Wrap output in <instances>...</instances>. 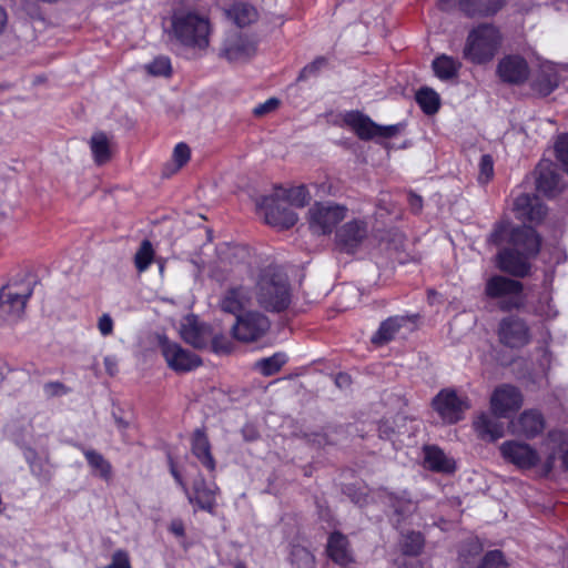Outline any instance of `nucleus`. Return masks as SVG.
I'll list each match as a JSON object with an SVG mask.
<instances>
[{
  "mask_svg": "<svg viewBox=\"0 0 568 568\" xmlns=\"http://www.w3.org/2000/svg\"><path fill=\"white\" fill-rule=\"evenodd\" d=\"M488 242L495 245L509 244V247L497 255L498 267L515 276L528 274L530 268L528 260L536 256L540 248V237L532 227H513L509 223L496 225Z\"/></svg>",
  "mask_w": 568,
  "mask_h": 568,
  "instance_id": "nucleus-1",
  "label": "nucleus"
},
{
  "mask_svg": "<svg viewBox=\"0 0 568 568\" xmlns=\"http://www.w3.org/2000/svg\"><path fill=\"white\" fill-rule=\"evenodd\" d=\"M257 305L270 312H281L291 303V288L286 275L270 266L261 272L254 286Z\"/></svg>",
  "mask_w": 568,
  "mask_h": 568,
  "instance_id": "nucleus-2",
  "label": "nucleus"
},
{
  "mask_svg": "<svg viewBox=\"0 0 568 568\" xmlns=\"http://www.w3.org/2000/svg\"><path fill=\"white\" fill-rule=\"evenodd\" d=\"M169 37L184 47L206 49L210 44L209 19L194 11L178 10L171 17Z\"/></svg>",
  "mask_w": 568,
  "mask_h": 568,
  "instance_id": "nucleus-3",
  "label": "nucleus"
},
{
  "mask_svg": "<svg viewBox=\"0 0 568 568\" xmlns=\"http://www.w3.org/2000/svg\"><path fill=\"white\" fill-rule=\"evenodd\" d=\"M503 36L497 27L483 23L471 29L466 38L463 57L474 64L490 62L498 53Z\"/></svg>",
  "mask_w": 568,
  "mask_h": 568,
  "instance_id": "nucleus-4",
  "label": "nucleus"
},
{
  "mask_svg": "<svg viewBox=\"0 0 568 568\" xmlns=\"http://www.w3.org/2000/svg\"><path fill=\"white\" fill-rule=\"evenodd\" d=\"M523 284L503 275H495L487 280L485 295L497 302L501 311L518 310L525 305Z\"/></svg>",
  "mask_w": 568,
  "mask_h": 568,
  "instance_id": "nucleus-5",
  "label": "nucleus"
},
{
  "mask_svg": "<svg viewBox=\"0 0 568 568\" xmlns=\"http://www.w3.org/2000/svg\"><path fill=\"white\" fill-rule=\"evenodd\" d=\"M342 121L357 135L358 139L364 141L373 139H390L398 135L404 129L402 123L379 125L368 115L359 111L345 112L342 115Z\"/></svg>",
  "mask_w": 568,
  "mask_h": 568,
  "instance_id": "nucleus-6",
  "label": "nucleus"
},
{
  "mask_svg": "<svg viewBox=\"0 0 568 568\" xmlns=\"http://www.w3.org/2000/svg\"><path fill=\"white\" fill-rule=\"evenodd\" d=\"M33 293L29 282H13L0 288V315L8 321H17L24 312L26 304Z\"/></svg>",
  "mask_w": 568,
  "mask_h": 568,
  "instance_id": "nucleus-7",
  "label": "nucleus"
},
{
  "mask_svg": "<svg viewBox=\"0 0 568 568\" xmlns=\"http://www.w3.org/2000/svg\"><path fill=\"white\" fill-rule=\"evenodd\" d=\"M347 209L334 202H315L307 212L310 230L315 234H329L345 219Z\"/></svg>",
  "mask_w": 568,
  "mask_h": 568,
  "instance_id": "nucleus-8",
  "label": "nucleus"
},
{
  "mask_svg": "<svg viewBox=\"0 0 568 568\" xmlns=\"http://www.w3.org/2000/svg\"><path fill=\"white\" fill-rule=\"evenodd\" d=\"M280 193L262 196L257 200L256 206L263 213L265 222L274 227L290 229L298 220L297 214L285 206Z\"/></svg>",
  "mask_w": 568,
  "mask_h": 568,
  "instance_id": "nucleus-9",
  "label": "nucleus"
},
{
  "mask_svg": "<svg viewBox=\"0 0 568 568\" xmlns=\"http://www.w3.org/2000/svg\"><path fill=\"white\" fill-rule=\"evenodd\" d=\"M256 53V41L251 37L230 32L225 36L220 48V58L229 63H244Z\"/></svg>",
  "mask_w": 568,
  "mask_h": 568,
  "instance_id": "nucleus-10",
  "label": "nucleus"
},
{
  "mask_svg": "<svg viewBox=\"0 0 568 568\" xmlns=\"http://www.w3.org/2000/svg\"><path fill=\"white\" fill-rule=\"evenodd\" d=\"M268 328L270 321L265 315L250 311L236 316L232 326V335L240 342L250 343L264 336Z\"/></svg>",
  "mask_w": 568,
  "mask_h": 568,
  "instance_id": "nucleus-11",
  "label": "nucleus"
},
{
  "mask_svg": "<svg viewBox=\"0 0 568 568\" xmlns=\"http://www.w3.org/2000/svg\"><path fill=\"white\" fill-rule=\"evenodd\" d=\"M497 335L499 342L509 348H521L531 341L527 322L517 315L503 317L498 324Z\"/></svg>",
  "mask_w": 568,
  "mask_h": 568,
  "instance_id": "nucleus-12",
  "label": "nucleus"
},
{
  "mask_svg": "<svg viewBox=\"0 0 568 568\" xmlns=\"http://www.w3.org/2000/svg\"><path fill=\"white\" fill-rule=\"evenodd\" d=\"M160 348L168 366L178 373L190 372L202 364L196 354L184 349L181 345L168 338L160 339Z\"/></svg>",
  "mask_w": 568,
  "mask_h": 568,
  "instance_id": "nucleus-13",
  "label": "nucleus"
},
{
  "mask_svg": "<svg viewBox=\"0 0 568 568\" xmlns=\"http://www.w3.org/2000/svg\"><path fill=\"white\" fill-rule=\"evenodd\" d=\"M433 407L445 423L454 424L463 418L469 405L465 398L458 397L455 390L444 389L433 399Z\"/></svg>",
  "mask_w": 568,
  "mask_h": 568,
  "instance_id": "nucleus-14",
  "label": "nucleus"
},
{
  "mask_svg": "<svg viewBox=\"0 0 568 568\" xmlns=\"http://www.w3.org/2000/svg\"><path fill=\"white\" fill-rule=\"evenodd\" d=\"M523 405V395L511 385L497 387L490 396V410L495 417L507 418Z\"/></svg>",
  "mask_w": 568,
  "mask_h": 568,
  "instance_id": "nucleus-15",
  "label": "nucleus"
},
{
  "mask_svg": "<svg viewBox=\"0 0 568 568\" xmlns=\"http://www.w3.org/2000/svg\"><path fill=\"white\" fill-rule=\"evenodd\" d=\"M568 74V65H559L552 62L541 63L532 79V90L542 97L549 95Z\"/></svg>",
  "mask_w": 568,
  "mask_h": 568,
  "instance_id": "nucleus-16",
  "label": "nucleus"
},
{
  "mask_svg": "<svg viewBox=\"0 0 568 568\" xmlns=\"http://www.w3.org/2000/svg\"><path fill=\"white\" fill-rule=\"evenodd\" d=\"M367 234V223L362 220H353L337 230L336 241L343 251L354 253L366 240Z\"/></svg>",
  "mask_w": 568,
  "mask_h": 568,
  "instance_id": "nucleus-17",
  "label": "nucleus"
},
{
  "mask_svg": "<svg viewBox=\"0 0 568 568\" xmlns=\"http://www.w3.org/2000/svg\"><path fill=\"white\" fill-rule=\"evenodd\" d=\"M497 74L503 82L509 84H521L529 75L527 61L517 54L504 57L497 65Z\"/></svg>",
  "mask_w": 568,
  "mask_h": 568,
  "instance_id": "nucleus-18",
  "label": "nucleus"
},
{
  "mask_svg": "<svg viewBox=\"0 0 568 568\" xmlns=\"http://www.w3.org/2000/svg\"><path fill=\"white\" fill-rule=\"evenodd\" d=\"M504 458L519 468H531L539 462L538 453L528 444L515 440L506 442L500 446Z\"/></svg>",
  "mask_w": 568,
  "mask_h": 568,
  "instance_id": "nucleus-19",
  "label": "nucleus"
},
{
  "mask_svg": "<svg viewBox=\"0 0 568 568\" xmlns=\"http://www.w3.org/2000/svg\"><path fill=\"white\" fill-rule=\"evenodd\" d=\"M180 335L187 344L202 348L211 339V328L200 322L195 315H187L181 321Z\"/></svg>",
  "mask_w": 568,
  "mask_h": 568,
  "instance_id": "nucleus-20",
  "label": "nucleus"
},
{
  "mask_svg": "<svg viewBox=\"0 0 568 568\" xmlns=\"http://www.w3.org/2000/svg\"><path fill=\"white\" fill-rule=\"evenodd\" d=\"M253 298L254 295L247 287L243 285L232 286L223 293L219 306L223 312L237 316L252 305Z\"/></svg>",
  "mask_w": 568,
  "mask_h": 568,
  "instance_id": "nucleus-21",
  "label": "nucleus"
},
{
  "mask_svg": "<svg viewBox=\"0 0 568 568\" xmlns=\"http://www.w3.org/2000/svg\"><path fill=\"white\" fill-rule=\"evenodd\" d=\"M414 324L415 316H390L381 323L377 332L372 336V343L384 345L394 339L402 328L412 329Z\"/></svg>",
  "mask_w": 568,
  "mask_h": 568,
  "instance_id": "nucleus-22",
  "label": "nucleus"
},
{
  "mask_svg": "<svg viewBox=\"0 0 568 568\" xmlns=\"http://www.w3.org/2000/svg\"><path fill=\"white\" fill-rule=\"evenodd\" d=\"M510 428L513 434L532 438L544 430L545 420L538 410L527 409L517 419L511 420Z\"/></svg>",
  "mask_w": 568,
  "mask_h": 568,
  "instance_id": "nucleus-23",
  "label": "nucleus"
},
{
  "mask_svg": "<svg viewBox=\"0 0 568 568\" xmlns=\"http://www.w3.org/2000/svg\"><path fill=\"white\" fill-rule=\"evenodd\" d=\"M219 488L216 485H206L203 479L196 480L193 485V493L187 494V499L191 504H195L200 509L210 514L214 513L216 505V494Z\"/></svg>",
  "mask_w": 568,
  "mask_h": 568,
  "instance_id": "nucleus-24",
  "label": "nucleus"
},
{
  "mask_svg": "<svg viewBox=\"0 0 568 568\" xmlns=\"http://www.w3.org/2000/svg\"><path fill=\"white\" fill-rule=\"evenodd\" d=\"M514 211L519 219L530 222H539L546 215V207L538 199L521 193L514 201Z\"/></svg>",
  "mask_w": 568,
  "mask_h": 568,
  "instance_id": "nucleus-25",
  "label": "nucleus"
},
{
  "mask_svg": "<svg viewBox=\"0 0 568 568\" xmlns=\"http://www.w3.org/2000/svg\"><path fill=\"white\" fill-rule=\"evenodd\" d=\"M499 417L480 414L474 420V428L481 439L496 440L504 435V425L498 420Z\"/></svg>",
  "mask_w": 568,
  "mask_h": 568,
  "instance_id": "nucleus-26",
  "label": "nucleus"
},
{
  "mask_svg": "<svg viewBox=\"0 0 568 568\" xmlns=\"http://www.w3.org/2000/svg\"><path fill=\"white\" fill-rule=\"evenodd\" d=\"M192 453L209 470L215 469V460L211 453V445L202 429H196L192 437Z\"/></svg>",
  "mask_w": 568,
  "mask_h": 568,
  "instance_id": "nucleus-27",
  "label": "nucleus"
},
{
  "mask_svg": "<svg viewBox=\"0 0 568 568\" xmlns=\"http://www.w3.org/2000/svg\"><path fill=\"white\" fill-rule=\"evenodd\" d=\"M348 549V540L344 535L335 531L329 536L326 550L334 562L342 566L348 564L352 560Z\"/></svg>",
  "mask_w": 568,
  "mask_h": 568,
  "instance_id": "nucleus-28",
  "label": "nucleus"
},
{
  "mask_svg": "<svg viewBox=\"0 0 568 568\" xmlns=\"http://www.w3.org/2000/svg\"><path fill=\"white\" fill-rule=\"evenodd\" d=\"M425 464L434 471L453 473L455 470V462L436 446L425 448Z\"/></svg>",
  "mask_w": 568,
  "mask_h": 568,
  "instance_id": "nucleus-29",
  "label": "nucleus"
},
{
  "mask_svg": "<svg viewBox=\"0 0 568 568\" xmlns=\"http://www.w3.org/2000/svg\"><path fill=\"white\" fill-rule=\"evenodd\" d=\"M226 16L230 20H232L237 27H246L253 22H255L258 18L257 10L250 3L246 2H237L232 4L226 10Z\"/></svg>",
  "mask_w": 568,
  "mask_h": 568,
  "instance_id": "nucleus-30",
  "label": "nucleus"
},
{
  "mask_svg": "<svg viewBox=\"0 0 568 568\" xmlns=\"http://www.w3.org/2000/svg\"><path fill=\"white\" fill-rule=\"evenodd\" d=\"M432 67L438 79L447 81L458 75L462 63L453 57L440 54L433 61Z\"/></svg>",
  "mask_w": 568,
  "mask_h": 568,
  "instance_id": "nucleus-31",
  "label": "nucleus"
},
{
  "mask_svg": "<svg viewBox=\"0 0 568 568\" xmlns=\"http://www.w3.org/2000/svg\"><path fill=\"white\" fill-rule=\"evenodd\" d=\"M81 450L92 469L94 476L109 481L112 478V466L111 464L97 450L81 447Z\"/></svg>",
  "mask_w": 568,
  "mask_h": 568,
  "instance_id": "nucleus-32",
  "label": "nucleus"
},
{
  "mask_svg": "<svg viewBox=\"0 0 568 568\" xmlns=\"http://www.w3.org/2000/svg\"><path fill=\"white\" fill-rule=\"evenodd\" d=\"M503 0H460L463 10L468 16H490L503 7Z\"/></svg>",
  "mask_w": 568,
  "mask_h": 568,
  "instance_id": "nucleus-33",
  "label": "nucleus"
},
{
  "mask_svg": "<svg viewBox=\"0 0 568 568\" xmlns=\"http://www.w3.org/2000/svg\"><path fill=\"white\" fill-rule=\"evenodd\" d=\"M90 149L97 164H104L111 158L110 142L103 132H97L91 136Z\"/></svg>",
  "mask_w": 568,
  "mask_h": 568,
  "instance_id": "nucleus-34",
  "label": "nucleus"
},
{
  "mask_svg": "<svg viewBox=\"0 0 568 568\" xmlns=\"http://www.w3.org/2000/svg\"><path fill=\"white\" fill-rule=\"evenodd\" d=\"M287 362L285 353H275L270 357H264L254 363V368L257 369L263 376H272L280 372L283 365Z\"/></svg>",
  "mask_w": 568,
  "mask_h": 568,
  "instance_id": "nucleus-35",
  "label": "nucleus"
},
{
  "mask_svg": "<svg viewBox=\"0 0 568 568\" xmlns=\"http://www.w3.org/2000/svg\"><path fill=\"white\" fill-rule=\"evenodd\" d=\"M281 199L294 207H304L311 201V193L305 185H297L280 193Z\"/></svg>",
  "mask_w": 568,
  "mask_h": 568,
  "instance_id": "nucleus-36",
  "label": "nucleus"
},
{
  "mask_svg": "<svg viewBox=\"0 0 568 568\" xmlns=\"http://www.w3.org/2000/svg\"><path fill=\"white\" fill-rule=\"evenodd\" d=\"M416 101L426 114L436 113L440 105L438 93L430 88L419 89L416 93Z\"/></svg>",
  "mask_w": 568,
  "mask_h": 568,
  "instance_id": "nucleus-37",
  "label": "nucleus"
},
{
  "mask_svg": "<svg viewBox=\"0 0 568 568\" xmlns=\"http://www.w3.org/2000/svg\"><path fill=\"white\" fill-rule=\"evenodd\" d=\"M536 184L539 192L551 195L558 186V176L550 168H540Z\"/></svg>",
  "mask_w": 568,
  "mask_h": 568,
  "instance_id": "nucleus-38",
  "label": "nucleus"
},
{
  "mask_svg": "<svg viewBox=\"0 0 568 568\" xmlns=\"http://www.w3.org/2000/svg\"><path fill=\"white\" fill-rule=\"evenodd\" d=\"M154 258V250L149 240L142 241L134 255V264L140 273L148 270Z\"/></svg>",
  "mask_w": 568,
  "mask_h": 568,
  "instance_id": "nucleus-39",
  "label": "nucleus"
},
{
  "mask_svg": "<svg viewBox=\"0 0 568 568\" xmlns=\"http://www.w3.org/2000/svg\"><path fill=\"white\" fill-rule=\"evenodd\" d=\"M144 70L153 77H170L172 64L169 57L159 55L144 65Z\"/></svg>",
  "mask_w": 568,
  "mask_h": 568,
  "instance_id": "nucleus-40",
  "label": "nucleus"
},
{
  "mask_svg": "<svg viewBox=\"0 0 568 568\" xmlns=\"http://www.w3.org/2000/svg\"><path fill=\"white\" fill-rule=\"evenodd\" d=\"M424 546L423 536L419 532H408L403 537L402 548L405 555L417 556Z\"/></svg>",
  "mask_w": 568,
  "mask_h": 568,
  "instance_id": "nucleus-41",
  "label": "nucleus"
},
{
  "mask_svg": "<svg viewBox=\"0 0 568 568\" xmlns=\"http://www.w3.org/2000/svg\"><path fill=\"white\" fill-rule=\"evenodd\" d=\"M494 175V161L489 154H484L479 162L478 181L483 184L487 183Z\"/></svg>",
  "mask_w": 568,
  "mask_h": 568,
  "instance_id": "nucleus-42",
  "label": "nucleus"
},
{
  "mask_svg": "<svg viewBox=\"0 0 568 568\" xmlns=\"http://www.w3.org/2000/svg\"><path fill=\"white\" fill-rule=\"evenodd\" d=\"M478 568H507L504 556L499 550H493L485 555Z\"/></svg>",
  "mask_w": 568,
  "mask_h": 568,
  "instance_id": "nucleus-43",
  "label": "nucleus"
},
{
  "mask_svg": "<svg viewBox=\"0 0 568 568\" xmlns=\"http://www.w3.org/2000/svg\"><path fill=\"white\" fill-rule=\"evenodd\" d=\"M557 159L568 172V134L560 135L555 144Z\"/></svg>",
  "mask_w": 568,
  "mask_h": 568,
  "instance_id": "nucleus-44",
  "label": "nucleus"
},
{
  "mask_svg": "<svg viewBox=\"0 0 568 568\" xmlns=\"http://www.w3.org/2000/svg\"><path fill=\"white\" fill-rule=\"evenodd\" d=\"M104 568H132L129 554L123 549L115 550L111 564Z\"/></svg>",
  "mask_w": 568,
  "mask_h": 568,
  "instance_id": "nucleus-45",
  "label": "nucleus"
},
{
  "mask_svg": "<svg viewBox=\"0 0 568 568\" xmlns=\"http://www.w3.org/2000/svg\"><path fill=\"white\" fill-rule=\"evenodd\" d=\"M190 148L185 143H179L173 151V160L178 168L183 166L190 160Z\"/></svg>",
  "mask_w": 568,
  "mask_h": 568,
  "instance_id": "nucleus-46",
  "label": "nucleus"
},
{
  "mask_svg": "<svg viewBox=\"0 0 568 568\" xmlns=\"http://www.w3.org/2000/svg\"><path fill=\"white\" fill-rule=\"evenodd\" d=\"M43 392L48 397L63 396L69 393V388L60 382H50L44 384Z\"/></svg>",
  "mask_w": 568,
  "mask_h": 568,
  "instance_id": "nucleus-47",
  "label": "nucleus"
},
{
  "mask_svg": "<svg viewBox=\"0 0 568 568\" xmlns=\"http://www.w3.org/2000/svg\"><path fill=\"white\" fill-rule=\"evenodd\" d=\"M278 104H280V101L276 98H271V99L266 100L265 102L256 105L253 110V113L256 116L265 115V114L274 111L278 106Z\"/></svg>",
  "mask_w": 568,
  "mask_h": 568,
  "instance_id": "nucleus-48",
  "label": "nucleus"
},
{
  "mask_svg": "<svg viewBox=\"0 0 568 568\" xmlns=\"http://www.w3.org/2000/svg\"><path fill=\"white\" fill-rule=\"evenodd\" d=\"M325 63H326V60L324 58H317L312 63H310L303 68V70L300 73L298 79L304 80V79H307L308 77L315 74Z\"/></svg>",
  "mask_w": 568,
  "mask_h": 568,
  "instance_id": "nucleus-49",
  "label": "nucleus"
},
{
  "mask_svg": "<svg viewBox=\"0 0 568 568\" xmlns=\"http://www.w3.org/2000/svg\"><path fill=\"white\" fill-rule=\"evenodd\" d=\"M98 328L102 336H109L113 333V320L109 314L99 317Z\"/></svg>",
  "mask_w": 568,
  "mask_h": 568,
  "instance_id": "nucleus-50",
  "label": "nucleus"
},
{
  "mask_svg": "<svg viewBox=\"0 0 568 568\" xmlns=\"http://www.w3.org/2000/svg\"><path fill=\"white\" fill-rule=\"evenodd\" d=\"M212 346L216 353H229L232 349V343L222 336H212Z\"/></svg>",
  "mask_w": 568,
  "mask_h": 568,
  "instance_id": "nucleus-51",
  "label": "nucleus"
},
{
  "mask_svg": "<svg viewBox=\"0 0 568 568\" xmlns=\"http://www.w3.org/2000/svg\"><path fill=\"white\" fill-rule=\"evenodd\" d=\"M393 507L398 515H405L415 509V505L405 498H396L393 503Z\"/></svg>",
  "mask_w": 568,
  "mask_h": 568,
  "instance_id": "nucleus-52",
  "label": "nucleus"
},
{
  "mask_svg": "<svg viewBox=\"0 0 568 568\" xmlns=\"http://www.w3.org/2000/svg\"><path fill=\"white\" fill-rule=\"evenodd\" d=\"M104 367L110 376H114L118 373V359L115 356L104 357Z\"/></svg>",
  "mask_w": 568,
  "mask_h": 568,
  "instance_id": "nucleus-53",
  "label": "nucleus"
},
{
  "mask_svg": "<svg viewBox=\"0 0 568 568\" xmlns=\"http://www.w3.org/2000/svg\"><path fill=\"white\" fill-rule=\"evenodd\" d=\"M169 530L178 537H183L184 536V525H183L182 520H180V519L172 520L170 524Z\"/></svg>",
  "mask_w": 568,
  "mask_h": 568,
  "instance_id": "nucleus-54",
  "label": "nucleus"
},
{
  "mask_svg": "<svg viewBox=\"0 0 568 568\" xmlns=\"http://www.w3.org/2000/svg\"><path fill=\"white\" fill-rule=\"evenodd\" d=\"M408 202H409V205H410V209L414 211V212H419L423 207V200L419 195L417 194H414V193H409L408 195Z\"/></svg>",
  "mask_w": 568,
  "mask_h": 568,
  "instance_id": "nucleus-55",
  "label": "nucleus"
},
{
  "mask_svg": "<svg viewBox=\"0 0 568 568\" xmlns=\"http://www.w3.org/2000/svg\"><path fill=\"white\" fill-rule=\"evenodd\" d=\"M335 382H336V385H337L338 387H341V388H342V387H347V386H349V384H351V378H349V376H348L347 374H343V373H341V374H338V375L336 376Z\"/></svg>",
  "mask_w": 568,
  "mask_h": 568,
  "instance_id": "nucleus-56",
  "label": "nucleus"
},
{
  "mask_svg": "<svg viewBox=\"0 0 568 568\" xmlns=\"http://www.w3.org/2000/svg\"><path fill=\"white\" fill-rule=\"evenodd\" d=\"M24 458L29 463L30 467L33 469L34 468V460L37 458V453L33 449H31V448H27L24 450Z\"/></svg>",
  "mask_w": 568,
  "mask_h": 568,
  "instance_id": "nucleus-57",
  "label": "nucleus"
},
{
  "mask_svg": "<svg viewBox=\"0 0 568 568\" xmlns=\"http://www.w3.org/2000/svg\"><path fill=\"white\" fill-rule=\"evenodd\" d=\"M8 21V16L6 10L0 7V33L4 30Z\"/></svg>",
  "mask_w": 568,
  "mask_h": 568,
  "instance_id": "nucleus-58",
  "label": "nucleus"
},
{
  "mask_svg": "<svg viewBox=\"0 0 568 568\" xmlns=\"http://www.w3.org/2000/svg\"><path fill=\"white\" fill-rule=\"evenodd\" d=\"M172 475L174 476V478L178 480V483L183 487V489L185 490V493H187V489L184 485V483H182V479H181V476L174 470L172 469Z\"/></svg>",
  "mask_w": 568,
  "mask_h": 568,
  "instance_id": "nucleus-59",
  "label": "nucleus"
},
{
  "mask_svg": "<svg viewBox=\"0 0 568 568\" xmlns=\"http://www.w3.org/2000/svg\"><path fill=\"white\" fill-rule=\"evenodd\" d=\"M560 81L568 89V74L564 77V79H560Z\"/></svg>",
  "mask_w": 568,
  "mask_h": 568,
  "instance_id": "nucleus-60",
  "label": "nucleus"
},
{
  "mask_svg": "<svg viewBox=\"0 0 568 568\" xmlns=\"http://www.w3.org/2000/svg\"><path fill=\"white\" fill-rule=\"evenodd\" d=\"M235 568H245V566H244V565H242V564H239V565H236V567H235Z\"/></svg>",
  "mask_w": 568,
  "mask_h": 568,
  "instance_id": "nucleus-61",
  "label": "nucleus"
},
{
  "mask_svg": "<svg viewBox=\"0 0 568 568\" xmlns=\"http://www.w3.org/2000/svg\"><path fill=\"white\" fill-rule=\"evenodd\" d=\"M552 460H554V457L551 456V457L549 458V465H551V464H552Z\"/></svg>",
  "mask_w": 568,
  "mask_h": 568,
  "instance_id": "nucleus-62",
  "label": "nucleus"
}]
</instances>
